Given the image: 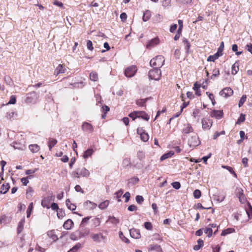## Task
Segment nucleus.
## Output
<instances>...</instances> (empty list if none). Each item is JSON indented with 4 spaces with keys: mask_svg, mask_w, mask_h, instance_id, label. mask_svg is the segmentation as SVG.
Returning a JSON list of instances; mask_svg holds the SVG:
<instances>
[{
    "mask_svg": "<svg viewBox=\"0 0 252 252\" xmlns=\"http://www.w3.org/2000/svg\"><path fill=\"white\" fill-rule=\"evenodd\" d=\"M16 103V98L14 95H11L10 98V100L7 104H14Z\"/></svg>",
    "mask_w": 252,
    "mask_h": 252,
    "instance_id": "obj_57",
    "label": "nucleus"
},
{
    "mask_svg": "<svg viewBox=\"0 0 252 252\" xmlns=\"http://www.w3.org/2000/svg\"><path fill=\"white\" fill-rule=\"evenodd\" d=\"M106 222H111L112 224H117L119 222V220L113 216L109 217Z\"/></svg>",
    "mask_w": 252,
    "mask_h": 252,
    "instance_id": "obj_31",
    "label": "nucleus"
},
{
    "mask_svg": "<svg viewBox=\"0 0 252 252\" xmlns=\"http://www.w3.org/2000/svg\"><path fill=\"white\" fill-rule=\"evenodd\" d=\"M141 139L142 141L146 142L149 139V135L147 133L145 132L140 135Z\"/></svg>",
    "mask_w": 252,
    "mask_h": 252,
    "instance_id": "obj_48",
    "label": "nucleus"
},
{
    "mask_svg": "<svg viewBox=\"0 0 252 252\" xmlns=\"http://www.w3.org/2000/svg\"><path fill=\"white\" fill-rule=\"evenodd\" d=\"M193 194L195 198L198 199L200 197L201 193L200 190L196 189L193 191Z\"/></svg>",
    "mask_w": 252,
    "mask_h": 252,
    "instance_id": "obj_44",
    "label": "nucleus"
},
{
    "mask_svg": "<svg viewBox=\"0 0 252 252\" xmlns=\"http://www.w3.org/2000/svg\"><path fill=\"white\" fill-rule=\"evenodd\" d=\"M119 237L120 238V239L124 242H125V243H129V240L126 238L125 236L123 234V232L120 231L119 232Z\"/></svg>",
    "mask_w": 252,
    "mask_h": 252,
    "instance_id": "obj_45",
    "label": "nucleus"
},
{
    "mask_svg": "<svg viewBox=\"0 0 252 252\" xmlns=\"http://www.w3.org/2000/svg\"><path fill=\"white\" fill-rule=\"evenodd\" d=\"M239 70V63L236 62L231 67V73L233 75L237 74Z\"/></svg>",
    "mask_w": 252,
    "mask_h": 252,
    "instance_id": "obj_21",
    "label": "nucleus"
},
{
    "mask_svg": "<svg viewBox=\"0 0 252 252\" xmlns=\"http://www.w3.org/2000/svg\"><path fill=\"white\" fill-rule=\"evenodd\" d=\"M123 197L125 198V202H127L130 198V194L129 192L127 191L126 192L124 195H123Z\"/></svg>",
    "mask_w": 252,
    "mask_h": 252,
    "instance_id": "obj_56",
    "label": "nucleus"
},
{
    "mask_svg": "<svg viewBox=\"0 0 252 252\" xmlns=\"http://www.w3.org/2000/svg\"><path fill=\"white\" fill-rule=\"evenodd\" d=\"M154 68L149 71V78L151 80L158 81L160 79L161 75L160 69L158 67H153Z\"/></svg>",
    "mask_w": 252,
    "mask_h": 252,
    "instance_id": "obj_2",
    "label": "nucleus"
},
{
    "mask_svg": "<svg viewBox=\"0 0 252 252\" xmlns=\"http://www.w3.org/2000/svg\"><path fill=\"white\" fill-rule=\"evenodd\" d=\"M57 143V140L52 138H49L48 144L52 146H54Z\"/></svg>",
    "mask_w": 252,
    "mask_h": 252,
    "instance_id": "obj_52",
    "label": "nucleus"
},
{
    "mask_svg": "<svg viewBox=\"0 0 252 252\" xmlns=\"http://www.w3.org/2000/svg\"><path fill=\"white\" fill-rule=\"evenodd\" d=\"M129 233L131 237L135 239H138L140 237V231L135 228H132L129 230Z\"/></svg>",
    "mask_w": 252,
    "mask_h": 252,
    "instance_id": "obj_11",
    "label": "nucleus"
},
{
    "mask_svg": "<svg viewBox=\"0 0 252 252\" xmlns=\"http://www.w3.org/2000/svg\"><path fill=\"white\" fill-rule=\"evenodd\" d=\"M72 176L73 177L80 178L78 169H77L76 171H73L71 173Z\"/></svg>",
    "mask_w": 252,
    "mask_h": 252,
    "instance_id": "obj_63",
    "label": "nucleus"
},
{
    "mask_svg": "<svg viewBox=\"0 0 252 252\" xmlns=\"http://www.w3.org/2000/svg\"><path fill=\"white\" fill-rule=\"evenodd\" d=\"M233 91L231 88L229 87H226L222 89L220 92V94L225 98H227L232 95L233 94Z\"/></svg>",
    "mask_w": 252,
    "mask_h": 252,
    "instance_id": "obj_6",
    "label": "nucleus"
},
{
    "mask_svg": "<svg viewBox=\"0 0 252 252\" xmlns=\"http://www.w3.org/2000/svg\"><path fill=\"white\" fill-rule=\"evenodd\" d=\"M127 209L129 211H134L137 210V207L134 205H130L128 207Z\"/></svg>",
    "mask_w": 252,
    "mask_h": 252,
    "instance_id": "obj_60",
    "label": "nucleus"
},
{
    "mask_svg": "<svg viewBox=\"0 0 252 252\" xmlns=\"http://www.w3.org/2000/svg\"><path fill=\"white\" fill-rule=\"evenodd\" d=\"M123 164L125 166H128L130 165V160L128 158H125L123 161Z\"/></svg>",
    "mask_w": 252,
    "mask_h": 252,
    "instance_id": "obj_62",
    "label": "nucleus"
},
{
    "mask_svg": "<svg viewBox=\"0 0 252 252\" xmlns=\"http://www.w3.org/2000/svg\"><path fill=\"white\" fill-rule=\"evenodd\" d=\"M90 78L92 81H96L98 80V75L97 73L92 72L90 74Z\"/></svg>",
    "mask_w": 252,
    "mask_h": 252,
    "instance_id": "obj_37",
    "label": "nucleus"
},
{
    "mask_svg": "<svg viewBox=\"0 0 252 252\" xmlns=\"http://www.w3.org/2000/svg\"><path fill=\"white\" fill-rule=\"evenodd\" d=\"M128 116L129 117L132 118L133 120H134L136 118H138L137 116V111H134L130 113Z\"/></svg>",
    "mask_w": 252,
    "mask_h": 252,
    "instance_id": "obj_58",
    "label": "nucleus"
},
{
    "mask_svg": "<svg viewBox=\"0 0 252 252\" xmlns=\"http://www.w3.org/2000/svg\"><path fill=\"white\" fill-rule=\"evenodd\" d=\"M144 227L147 230H151L153 228L152 223L150 222H145Z\"/></svg>",
    "mask_w": 252,
    "mask_h": 252,
    "instance_id": "obj_54",
    "label": "nucleus"
},
{
    "mask_svg": "<svg viewBox=\"0 0 252 252\" xmlns=\"http://www.w3.org/2000/svg\"><path fill=\"white\" fill-rule=\"evenodd\" d=\"M193 131V128L191 125L189 124L184 125V127L183 129V132L185 134H188Z\"/></svg>",
    "mask_w": 252,
    "mask_h": 252,
    "instance_id": "obj_19",
    "label": "nucleus"
},
{
    "mask_svg": "<svg viewBox=\"0 0 252 252\" xmlns=\"http://www.w3.org/2000/svg\"><path fill=\"white\" fill-rule=\"evenodd\" d=\"M93 240L97 243L100 242L102 240L105 239V237L101 233L93 234L92 236Z\"/></svg>",
    "mask_w": 252,
    "mask_h": 252,
    "instance_id": "obj_9",
    "label": "nucleus"
},
{
    "mask_svg": "<svg viewBox=\"0 0 252 252\" xmlns=\"http://www.w3.org/2000/svg\"><path fill=\"white\" fill-rule=\"evenodd\" d=\"M212 117H214L217 119H220L222 117L223 112L220 110H214L211 114Z\"/></svg>",
    "mask_w": 252,
    "mask_h": 252,
    "instance_id": "obj_20",
    "label": "nucleus"
},
{
    "mask_svg": "<svg viewBox=\"0 0 252 252\" xmlns=\"http://www.w3.org/2000/svg\"><path fill=\"white\" fill-rule=\"evenodd\" d=\"M79 176L83 177H88L90 176V172L84 167L78 168Z\"/></svg>",
    "mask_w": 252,
    "mask_h": 252,
    "instance_id": "obj_13",
    "label": "nucleus"
},
{
    "mask_svg": "<svg viewBox=\"0 0 252 252\" xmlns=\"http://www.w3.org/2000/svg\"><path fill=\"white\" fill-rule=\"evenodd\" d=\"M155 251L156 252H163L161 247L158 245H151L149 251Z\"/></svg>",
    "mask_w": 252,
    "mask_h": 252,
    "instance_id": "obj_22",
    "label": "nucleus"
},
{
    "mask_svg": "<svg viewBox=\"0 0 252 252\" xmlns=\"http://www.w3.org/2000/svg\"><path fill=\"white\" fill-rule=\"evenodd\" d=\"M139 180L137 177H132L129 179L128 181V185H133L138 183Z\"/></svg>",
    "mask_w": 252,
    "mask_h": 252,
    "instance_id": "obj_33",
    "label": "nucleus"
},
{
    "mask_svg": "<svg viewBox=\"0 0 252 252\" xmlns=\"http://www.w3.org/2000/svg\"><path fill=\"white\" fill-rule=\"evenodd\" d=\"M236 193L241 203H244L246 201V198L244 194L243 189L242 188H237L236 189Z\"/></svg>",
    "mask_w": 252,
    "mask_h": 252,
    "instance_id": "obj_4",
    "label": "nucleus"
},
{
    "mask_svg": "<svg viewBox=\"0 0 252 252\" xmlns=\"http://www.w3.org/2000/svg\"><path fill=\"white\" fill-rule=\"evenodd\" d=\"M202 125L203 129H209L211 127L212 122L209 119L204 118L202 120Z\"/></svg>",
    "mask_w": 252,
    "mask_h": 252,
    "instance_id": "obj_10",
    "label": "nucleus"
},
{
    "mask_svg": "<svg viewBox=\"0 0 252 252\" xmlns=\"http://www.w3.org/2000/svg\"><path fill=\"white\" fill-rule=\"evenodd\" d=\"M235 232V229L232 228H227L226 229H225L223 230L221 232V236H225L228 234H230L233 232Z\"/></svg>",
    "mask_w": 252,
    "mask_h": 252,
    "instance_id": "obj_34",
    "label": "nucleus"
},
{
    "mask_svg": "<svg viewBox=\"0 0 252 252\" xmlns=\"http://www.w3.org/2000/svg\"><path fill=\"white\" fill-rule=\"evenodd\" d=\"M197 245L193 247V250L195 251H198L201 247L203 246V241L200 239L197 240Z\"/></svg>",
    "mask_w": 252,
    "mask_h": 252,
    "instance_id": "obj_26",
    "label": "nucleus"
},
{
    "mask_svg": "<svg viewBox=\"0 0 252 252\" xmlns=\"http://www.w3.org/2000/svg\"><path fill=\"white\" fill-rule=\"evenodd\" d=\"M65 204L67 208L70 210H74L76 209V206L70 202V201L69 199H66L65 201Z\"/></svg>",
    "mask_w": 252,
    "mask_h": 252,
    "instance_id": "obj_27",
    "label": "nucleus"
},
{
    "mask_svg": "<svg viewBox=\"0 0 252 252\" xmlns=\"http://www.w3.org/2000/svg\"><path fill=\"white\" fill-rule=\"evenodd\" d=\"M85 206L88 209H94L95 208L97 205L95 203L92 202L90 201H87L84 203Z\"/></svg>",
    "mask_w": 252,
    "mask_h": 252,
    "instance_id": "obj_18",
    "label": "nucleus"
},
{
    "mask_svg": "<svg viewBox=\"0 0 252 252\" xmlns=\"http://www.w3.org/2000/svg\"><path fill=\"white\" fill-rule=\"evenodd\" d=\"M164 63V57L162 56H157L152 59L150 62V64L153 67H158L160 68Z\"/></svg>",
    "mask_w": 252,
    "mask_h": 252,
    "instance_id": "obj_1",
    "label": "nucleus"
},
{
    "mask_svg": "<svg viewBox=\"0 0 252 252\" xmlns=\"http://www.w3.org/2000/svg\"><path fill=\"white\" fill-rule=\"evenodd\" d=\"M220 55L218 53H215L213 55L209 56L207 58V61L208 62H214L215 60L219 58Z\"/></svg>",
    "mask_w": 252,
    "mask_h": 252,
    "instance_id": "obj_32",
    "label": "nucleus"
},
{
    "mask_svg": "<svg viewBox=\"0 0 252 252\" xmlns=\"http://www.w3.org/2000/svg\"><path fill=\"white\" fill-rule=\"evenodd\" d=\"M87 48L91 51H92L94 49L93 46L92 42L91 40H88L87 43Z\"/></svg>",
    "mask_w": 252,
    "mask_h": 252,
    "instance_id": "obj_55",
    "label": "nucleus"
},
{
    "mask_svg": "<svg viewBox=\"0 0 252 252\" xmlns=\"http://www.w3.org/2000/svg\"><path fill=\"white\" fill-rule=\"evenodd\" d=\"M32 203H31L30 204L27 211V216L28 218L30 217L31 215V211L32 210Z\"/></svg>",
    "mask_w": 252,
    "mask_h": 252,
    "instance_id": "obj_50",
    "label": "nucleus"
},
{
    "mask_svg": "<svg viewBox=\"0 0 252 252\" xmlns=\"http://www.w3.org/2000/svg\"><path fill=\"white\" fill-rule=\"evenodd\" d=\"M159 42V40L158 38H154L149 41L148 43L147 44L146 47L148 49H151V48L154 47L156 45H158Z\"/></svg>",
    "mask_w": 252,
    "mask_h": 252,
    "instance_id": "obj_12",
    "label": "nucleus"
},
{
    "mask_svg": "<svg viewBox=\"0 0 252 252\" xmlns=\"http://www.w3.org/2000/svg\"><path fill=\"white\" fill-rule=\"evenodd\" d=\"M222 168L227 169L228 171L230 172V173L233 174L235 177H237V174L234 171L232 167L228 166L222 165Z\"/></svg>",
    "mask_w": 252,
    "mask_h": 252,
    "instance_id": "obj_36",
    "label": "nucleus"
},
{
    "mask_svg": "<svg viewBox=\"0 0 252 252\" xmlns=\"http://www.w3.org/2000/svg\"><path fill=\"white\" fill-rule=\"evenodd\" d=\"M136 201L138 204H141L144 201V198L142 196L137 195L135 197Z\"/></svg>",
    "mask_w": 252,
    "mask_h": 252,
    "instance_id": "obj_49",
    "label": "nucleus"
},
{
    "mask_svg": "<svg viewBox=\"0 0 252 252\" xmlns=\"http://www.w3.org/2000/svg\"><path fill=\"white\" fill-rule=\"evenodd\" d=\"M55 197L53 195V193L52 191H49L48 192V195L43 198L41 201V205L44 208H46L47 209H49L50 204L52 201H54Z\"/></svg>",
    "mask_w": 252,
    "mask_h": 252,
    "instance_id": "obj_3",
    "label": "nucleus"
},
{
    "mask_svg": "<svg viewBox=\"0 0 252 252\" xmlns=\"http://www.w3.org/2000/svg\"><path fill=\"white\" fill-rule=\"evenodd\" d=\"M29 149L32 153H36L39 150L40 147L37 144H32L29 146Z\"/></svg>",
    "mask_w": 252,
    "mask_h": 252,
    "instance_id": "obj_25",
    "label": "nucleus"
},
{
    "mask_svg": "<svg viewBox=\"0 0 252 252\" xmlns=\"http://www.w3.org/2000/svg\"><path fill=\"white\" fill-rule=\"evenodd\" d=\"M50 208H52V209L53 210H58L59 209V207H58V205L57 203H52L51 205V206H50Z\"/></svg>",
    "mask_w": 252,
    "mask_h": 252,
    "instance_id": "obj_61",
    "label": "nucleus"
},
{
    "mask_svg": "<svg viewBox=\"0 0 252 252\" xmlns=\"http://www.w3.org/2000/svg\"><path fill=\"white\" fill-rule=\"evenodd\" d=\"M151 17V12L149 10H146L143 13V21L146 22L149 20Z\"/></svg>",
    "mask_w": 252,
    "mask_h": 252,
    "instance_id": "obj_29",
    "label": "nucleus"
},
{
    "mask_svg": "<svg viewBox=\"0 0 252 252\" xmlns=\"http://www.w3.org/2000/svg\"><path fill=\"white\" fill-rule=\"evenodd\" d=\"M183 43L185 47V49L187 53L189 52V50L190 47V43L187 39H184L183 40Z\"/></svg>",
    "mask_w": 252,
    "mask_h": 252,
    "instance_id": "obj_41",
    "label": "nucleus"
},
{
    "mask_svg": "<svg viewBox=\"0 0 252 252\" xmlns=\"http://www.w3.org/2000/svg\"><path fill=\"white\" fill-rule=\"evenodd\" d=\"M137 116L138 118H141L143 120L148 121L149 116L144 111H137Z\"/></svg>",
    "mask_w": 252,
    "mask_h": 252,
    "instance_id": "obj_14",
    "label": "nucleus"
},
{
    "mask_svg": "<svg viewBox=\"0 0 252 252\" xmlns=\"http://www.w3.org/2000/svg\"><path fill=\"white\" fill-rule=\"evenodd\" d=\"M246 98H247L246 95H242V96L240 98L239 103H238V106L239 107H241L243 105V104L245 102V101L246 100Z\"/></svg>",
    "mask_w": 252,
    "mask_h": 252,
    "instance_id": "obj_43",
    "label": "nucleus"
},
{
    "mask_svg": "<svg viewBox=\"0 0 252 252\" xmlns=\"http://www.w3.org/2000/svg\"><path fill=\"white\" fill-rule=\"evenodd\" d=\"M73 224V221L70 219H68L67 220H66L63 225V227L64 229L66 230L70 229Z\"/></svg>",
    "mask_w": 252,
    "mask_h": 252,
    "instance_id": "obj_16",
    "label": "nucleus"
},
{
    "mask_svg": "<svg viewBox=\"0 0 252 252\" xmlns=\"http://www.w3.org/2000/svg\"><path fill=\"white\" fill-rule=\"evenodd\" d=\"M10 188V185L8 183L3 184L0 188V193L5 194L9 190Z\"/></svg>",
    "mask_w": 252,
    "mask_h": 252,
    "instance_id": "obj_23",
    "label": "nucleus"
},
{
    "mask_svg": "<svg viewBox=\"0 0 252 252\" xmlns=\"http://www.w3.org/2000/svg\"><path fill=\"white\" fill-rule=\"evenodd\" d=\"M203 230L204 233L207 235V236L208 237H210L212 236L213 230L212 229H211V227L208 226V227L204 228Z\"/></svg>",
    "mask_w": 252,
    "mask_h": 252,
    "instance_id": "obj_35",
    "label": "nucleus"
},
{
    "mask_svg": "<svg viewBox=\"0 0 252 252\" xmlns=\"http://www.w3.org/2000/svg\"><path fill=\"white\" fill-rule=\"evenodd\" d=\"M25 222V218H23L20 222L18 223V227H17V233L18 234L20 233L23 230L24 228V225Z\"/></svg>",
    "mask_w": 252,
    "mask_h": 252,
    "instance_id": "obj_15",
    "label": "nucleus"
},
{
    "mask_svg": "<svg viewBox=\"0 0 252 252\" xmlns=\"http://www.w3.org/2000/svg\"><path fill=\"white\" fill-rule=\"evenodd\" d=\"M65 68L62 64H59L55 70L54 74L58 75L60 73H63L65 72Z\"/></svg>",
    "mask_w": 252,
    "mask_h": 252,
    "instance_id": "obj_17",
    "label": "nucleus"
},
{
    "mask_svg": "<svg viewBox=\"0 0 252 252\" xmlns=\"http://www.w3.org/2000/svg\"><path fill=\"white\" fill-rule=\"evenodd\" d=\"M4 81L6 83L7 85L9 86H12L13 85V82L9 76H5L4 78Z\"/></svg>",
    "mask_w": 252,
    "mask_h": 252,
    "instance_id": "obj_39",
    "label": "nucleus"
},
{
    "mask_svg": "<svg viewBox=\"0 0 252 252\" xmlns=\"http://www.w3.org/2000/svg\"><path fill=\"white\" fill-rule=\"evenodd\" d=\"M148 98L145 99H139L136 101V104L140 106H143L146 103V101L148 99Z\"/></svg>",
    "mask_w": 252,
    "mask_h": 252,
    "instance_id": "obj_42",
    "label": "nucleus"
},
{
    "mask_svg": "<svg viewBox=\"0 0 252 252\" xmlns=\"http://www.w3.org/2000/svg\"><path fill=\"white\" fill-rule=\"evenodd\" d=\"M94 153L93 149H88L85 152H84L83 157L84 158H87L89 156H91Z\"/></svg>",
    "mask_w": 252,
    "mask_h": 252,
    "instance_id": "obj_30",
    "label": "nucleus"
},
{
    "mask_svg": "<svg viewBox=\"0 0 252 252\" xmlns=\"http://www.w3.org/2000/svg\"><path fill=\"white\" fill-rule=\"evenodd\" d=\"M172 186H173V187L176 189H178L180 188L181 187V184L179 182H174L172 183Z\"/></svg>",
    "mask_w": 252,
    "mask_h": 252,
    "instance_id": "obj_53",
    "label": "nucleus"
},
{
    "mask_svg": "<svg viewBox=\"0 0 252 252\" xmlns=\"http://www.w3.org/2000/svg\"><path fill=\"white\" fill-rule=\"evenodd\" d=\"M14 115H16V114L14 112H11L9 113H7L6 117L7 119H10L14 117Z\"/></svg>",
    "mask_w": 252,
    "mask_h": 252,
    "instance_id": "obj_64",
    "label": "nucleus"
},
{
    "mask_svg": "<svg viewBox=\"0 0 252 252\" xmlns=\"http://www.w3.org/2000/svg\"><path fill=\"white\" fill-rule=\"evenodd\" d=\"M188 144L190 147H196L200 144L198 137L195 135L191 136L188 140Z\"/></svg>",
    "mask_w": 252,
    "mask_h": 252,
    "instance_id": "obj_5",
    "label": "nucleus"
},
{
    "mask_svg": "<svg viewBox=\"0 0 252 252\" xmlns=\"http://www.w3.org/2000/svg\"><path fill=\"white\" fill-rule=\"evenodd\" d=\"M33 192V190L32 188L31 187H29L26 190V197L27 198H29L31 197L32 195V192Z\"/></svg>",
    "mask_w": 252,
    "mask_h": 252,
    "instance_id": "obj_38",
    "label": "nucleus"
},
{
    "mask_svg": "<svg viewBox=\"0 0 252 252\" xmlns=\"http://www.w3.org/2000/svg\"><path fill=\"white\" fill-rule=\"evenodd\" d=\"M48 235L51 237L54 241H56L58 239L57 236L54 234L53 231H51L48 232Z\"/></svg>",
    "mask_w": 252,
    "mask_h": 252,
    "instance_id": "obj_46",
    "label": "nucleus"
},
{
    "mask_svg": "<svg viewBox=\"0 0 252 252\" xmlns=\"http://www.w3.org/2000/svg\"><path fill=\"white\" fill-rule=\"evenodd\" d=\"M220 74V71L218 68H215L213 70L212 75L210 77L211 79H213V77H217Z\"/></svg>",
    "mask_w": 252,
    "mask_h": 252,
    "instance_id": "obj_47",
    "label": "nucleus"
},
{
    "mask_svg": "<svg viewBox=\"0 0 252 252\" xmlns=\"http://www.w3.org/2000/svg\"><path fill=\"white\" fill-rule=\"evenodd\" d=\"M247 213L249 217L252 218V207L249 204L248 207L246 210Z\"/></svg>",
    "mask_w": 252,
    "mask_h": 252,
    "instance_id": "obj_51",
    "label": "nucleus"
},
{
    "mask_svg": "<svg viewBox=\"0 0 252 252\" xmlns=\"http://www.w3.org/2000/svg\"><path fill=\"white\" fill-rule=\"evenodd\" d=\"M36 96V94L34 92H33L28 94V96L26 99V102L27 103H32L33 102V98Z\"/></svg>",
    "mask_w": 252,
    "mask_h": 252,
    "instance_id": "obj_24",
    "label": "nucleus"
},
{
    "mask_svg": "<svg viewBox=\"0 0 252 252\" xmlns=\"http://www.w3.org/2000/svg\"><path fill=\"white\" fill-rule=\"evenodd\" d=\"M177 28V25L176 24H174L171 26L170 28V32L172 33H173L175 32V31H176Z\"/></svg>",
    "mask_w": 252,
    "mask_h": 252,
    "instance_id": "obj_59",
    "label": "nucleus"
},
{
    "mask_svg": "<svg viewBox=\"0 0 252 252\" xmlns=\"http://www.w3.org/2000/svg\"><path fill=\"white\" fill-rule=\"evenodd\" d=\"M82 129L85 132L91 133L94 131V127L91 124L84 122L82 125Z\"/></svg>",
    "mask_w": 252,
    "mask_h": 252,
    "instance_id": "obj_8",
    "label": "nucleus"
},
{
    "mask_svg": "<svg viewBox=\"0 0 252 252\" xmlns=\"http://www.w3.org/2000/svg\"><path fill=\"white\" fill-rule=\"evenodd\" d=\"M136 71V66L132 65L126 69L125 71V74L127 77H131L134 75Z\"/></svg>",
    "mask_w": 252,
    "mask_h": 252,
    "instance_id": "obj_7",
    "label": "nucleus"
},
{
    "mask_svg": "<svg viewBox=\"0 0 252 252\" xmlns=\"http://www.w3.org/2000/svg\"><path fill=\"white\" fill-rule=\"evenodd\" d=\"M108 205L109 201L108 200H105L100 203L98 205V207L101 209H104L108 206Z\"/></svg>",
    "mask_w": 252,
    "mask_h": 252,
    "instance_id": "obj_40",
    "label": "nucleus"
},
{
    "mask_svg": "<svg viewBox=\"0 0 252 252\" xmlns=\"http://www.w3.org/2000/svg\"><path fill=\"white\" fill-rule=\"evenodd\" d=\"M173 155L174 152L173 151H170L167 153H165L160 157V160H164L166 158L171 157Z\"/></svg>",
    "mask_w": 252,
    "mask_h": 252,
    "instance_id": "obj_28",
    "label": "nucleus"
}]
</instances>
